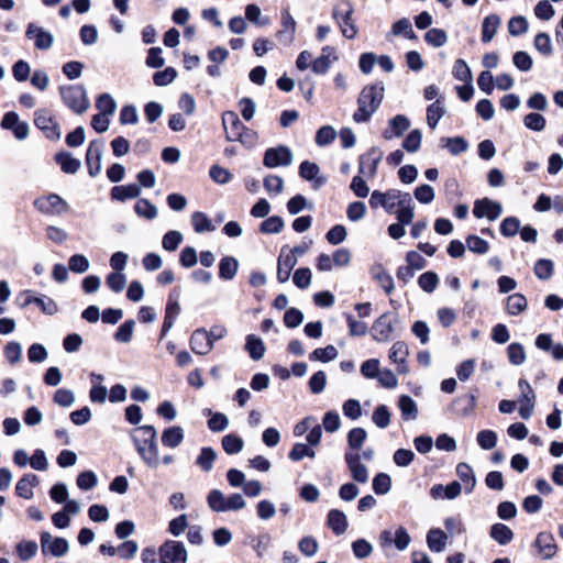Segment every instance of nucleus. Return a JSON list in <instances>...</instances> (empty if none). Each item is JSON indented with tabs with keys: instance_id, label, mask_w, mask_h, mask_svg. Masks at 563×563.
I'll return each mask as SVG.
<instances>
[{
	"instance_id": "obj_1",
	"label": "nucleus",
	"mask_w": 563,
	"mask_h": 563,
	"mask_svg": "<svg viewBox=\"0 0 563 563\" xmlns=\"http://www.w3.org/2000/svg\"><path fill=\"white\" fill-rule=\"evenodd\" d=\"M384 92L385 87L383 82L365 86L357 98V110L353 114L354 122L365 123L369 121L380 107Z\"/></svg>"
},
{
	"instance_id": "obj_2",
	"label": "nucleus",
	"mask_w": 563,
	"mask_h": 563,
	"mask_svg": "<svg viewBox=\"0 0 563 563\" xmlns=\"http://www.w3.org/2000/svg\"><path fill=\"white\" fill-rule=\"evenodd\" d=\"M208 506L216 512L238 511L246 506V501L241 494H231L225 496L220 489H212L207 497Z\"/></svg>"
},
{
	"instance_id": "obj_3",
	"label": "nucleus",
	"mask_w": 563,
	"mask_h": 563,
	"mask_svg": "<svg viewBox=\"0 0 563 563\" xmlns=\"http://www.w3.org/2000/svg\"><path fill=\"white\" fill-rule=\"evenodd\" d=\"M354 8L350 0L339 1L332 12L333 19L339 24L342 35L349 40H352L357 34V29L352 20Z\"/></svg>"
},
{
	"instance_id": "obj_4",
	"label": "nucleus",
	"mask_w": 563,
	"mask_h": 563,
	"mask_svg": "<svg viewBox=\"0 0 563 563\" xmlns=\"http://www.w3.org/2000/svg\"><path fill=\"white\" fill-rule=\"evenodd\" d=\"M60 96L64 103L75 113H85L90 106L86 90L80 86L62 87Z\"/></svg>"
},
{
	"instance_id": "obj_5",
	"label": "nucleus",
	"mask_w": 563,
	"mask_h": 563,
	"mask_svg": "<svg viewBox=\"0 0 563 563\" xmlns=\"http://www.w3.org/2000/svg\"><path fill=\"white\" fill-rule=\"evenodd\" d=\"M187 550L183 542L168 540L159 548V559L162 563H186Z\"/></svg>"
},
{
	"instance_id": "obj_6",
	"label": "nucleus",
	"mask_w": 563,
	"mask_h": 563,
	"mask_svg": "<svg viewBox=\"0 0 563 563\" xmlns=\"http://www.w3.org/2000/svg\"><path fill=\"white\" fill-rule=\"evenodd\" d=\"M35 125L41 129L51 140H58L62 136V129L47 109H40L35 112Z\"/></svg>"
},
{
	"instance_id": "obj_7",
	"label": "nucleus",
	"mask_w": 563,
	"mask_h": 563,
	"mask_svg": "<svg viewBox=\"0 0 563 563\" xmlns=\"http://www.w3.org/2000/svg\"><path fill=\"white\" fill-rule=\"evenodd\" d=\"M41 549L44 555L62 558L68 552L69 543L64 538L53 537L49 532L44 531L41 533Z\"/></svg>"
},
{
	"instance_id": "obj_8",
	"label": "nucleus",
	"mask_w": 563,
	"mask_h": 563,
	"mask_svg": "<svg viewBox=\"0 0 563 563\" xmlns=\"http://www.w3.org/2000/svg\"><path fill=\"white\" fill-rule=\"evenodd\" d=\"M382 158L383 152L377 147H372L366 154L360 156L358 174L367 179L374 178Z\"/></svg>"
},
{
	"instance_id": "obj_9",
	"label": "nucleus",
	"mask_w": 563,
	"mask_h": 563,
	"mask_svg": "<svg viewBox=\"0 0 563 563\" xmlns=\"http://www.w3.org/2000/svg\"><path fill=\"white\" fill-rule=\"evenodd\" d=\"M263 163L268 168L289 166L292 163V153L284 145L271 147L265 151Z\"/></svg>"
},
{
	"instance_id": "obj_10",
	"label": "nucleus",
	"mask_w": 563,
	"mask_h": 563,
	"mask_svg": "<svg viewBox=\"0 0 563 563\" xmlns=\"http://www.w3.org/2000/svg\"><path fill=\"white\" fill-rule=\"evenodd\" d=\"M344 461L353 481L360 484H366L368 482V470L366 465L362 463L358 452L346 451Z\"/></svg>"
},
{
	"instance_id": "obj_11",
	"label": "nucleus",
	"mask_w": 563,
	"mask_h": 563,
	"mask_svg": "<svg viewBox=\"0 0 563 563\" xmlns=\"http://www.w3.org/2000/svg\"><path fill=\"white\" fill-rule=\"evenodd\" d=\"M35 207L38 211L46 214L59 216L68 211V203L56 194L38 198L35 201Z\"/></svg>"
},
{
	"instance_id": "obj_12",
	"label": "nucleus",
	"mask_w": 563,
	"mask_h": 563,
	"mask_svg": "<svg viewBox=\"0 0 563 563\" xmlns=\"http://www.w3.org/2000/svg\"><path fill=\"white\" fill-rule=\"evenodd\" d=\"M501 212V205L488 198H483L474 202L473 214L477 219L486 218L489 221H495L500 217Z\"/></svg>"
},
{
	"instance_id": "obj_13",
	"label": "nucleus",
	"mask_w": 563,
	"mask_h": 563,
	"mask_svg": "<svg viewBox=\"0 0 563 563\" xmlns=\"http://www.w3.org/2000/svg\"><path fill=\"white\" fill-rule=\"evenodd\" d=\"M395 320L389 313L382 314L372 325V336L377 342H387L394 333Z\"/></svg>"
},
{
	"instance_id": "obj_14",
	"label": "nucleus",
	"mask_w": 563,
	"mask_h": 563,
	"mask_svg": "<svg viewBox=\"0 0 563 563\" xmlns=\"http://www.w3.org/2000/svg\"><path fill=\"white\" fill-rule=\"evenodd\" d=\"M102 153L103 141L95 140L90 142L86 154V164L91 177L97 176L101 172Z\"/></svg>"
},
{
	"instance_id": "obj_15",
	"label": "nucleus",
	"mask_w": 563,
	"mask_h": 563,
	"mask_svg": "<svg viewBox=\"0 0 563 563\" xmlns=\"http://www.w3.org/2000/svg\"><path fill=\"white\" fill-rule=\"evenodd\" d=\"M25 36L29 40H33L34 46L37 49H42V51L48 49L53 45V42H54V36L52 33H49L48 31L44 30L43 27H41L34 23H30L27 25Z\"/></svg>"
},
{
	"instance_id": "obj_16",
	"label": "nucleus",
	"mask_w": 563,
	"mask_h": 563,
	"mask_svg": "<svg viewBox=\"0 0 563 563\" xmlns=\"http://www.w3.org/2000/svg\"><path fill=\"white\" fill-rule=\"evenodd\" d=\"M222 125L225 139L230 142H234L236 137L241 136L242 131L246 128L234 111H225L222 114Z\"/></svg>"
},
{
	"instance_id": "obj_17",
	"label": "nucleus",
	"mask_w": 563,
	"mask_h": 563,
	"mask_svg": "<svg viewBox=\"0 0 563 563\" xmlns=\"http://www.w3.org/2000/svg\"><path fill=\"white\" fill-rule=\"evenodd\" d=\"M409 355L408 345L402 341H397L389 350V360L397 365L399 374H407L409 372L407 357Z\"/></svg>"
},
{
	"instance_id": "obj_18",
	"label": "nucleus",
	"mask_w": 563,
	"mask_h": 563,
	"mask_svg": "<svg viewBox=\"0 0 563 563\" xmlns=\"http://www.w3.org/2000/svg\"><path fill=\"white\" fill-rule=\"evenodd\" d=\"M143 432L148 433L151 437L147 446H143V457L150 466L157 467L161 464V459L158 455V445L155 441L156 430L152 426H143Z\"/></svg>"
},
{
	"instance_id": "obj_19",
	"label": "nucleus",
	"mask_w": 563,
	"mask_h": 563,
	"mask_svg": "<svg viewBox=\"0 0 563 563\" xmlns=\"http://www.w3.org/2000/svg\"><path fill=\"white\" fill-rule=\"evenodd\" d=\"M410 128V120L404 114H397L388 121V126L383 131L385 140L400 137Z\"/></svg>"
},
{
	"instance_id": "obj_20",
	"label": "nucleus",
	"mask_w": 563,
	"mask_h": 563,
	"mask_svg": "<svg viewBox=\"0 0 563 563\" xmlns=\"http://www.w3.org/2000/svg\"><path fill=\"white\" fill-rule=\"evenodd\" d=\"M298 260L292 253H286V247H283L277 261V279L279 283H286L292 268L296 266Z\"/></svg>"
},
{
	"instance_id": "obj_21",
	"label": "nucleus",
	"mask_w": 563,
	"mask_h": 563,
	"mask_svg": "<svg viewBox=\"0 0 563 563\" xmlns=\"http://www.w3.org/2000/svg\"><path fill=\"white\" fill-rule=\"evenodd\" d=\"M191 351L198 355H207L212 349L213 344L207 334L205 328L197 329L190 336Z\"/></svg>"
},
{
	"instance_id": "obj_22",
	"label": "nucleus",
	"mask_w": 563,
	"mask_h": 563,
	"mask_svg": "<svg viewBox=\"0 0 563 563\" xmlns=\"http://www.w3.org/2000/svg\"><path fill=\"white\" fill-rule=\"evenodd\" d=\"M536 548L538 549L539 555L543 560L552 559L558 551V547L554 540V537L551 533L541 532L538 534L536 542Z\"/></svg>"
},
{
	"instance_id": "obj_23",
	"label": "nucleus",
	"mask_w": 563,
	"mask_h": 563,
	"mask_svg": "<svg viewBox=\"0 0 563 563\" xmlns=\"http://www.w3.org/2000/svg\"><path fill=\"white\" fill-rule=\"evenodd\" d=\"M320 168L316 163H311L309 161H305L299 166V175L306 180L312 181L313 187L320 188L324 183L325 178L323 176H319Z\"/></svg>"
},
{
	"instance_id": "obj_24",
	"label": "nucleus",
	"mask_w": 563,
	"mask_h": 563,
	"mask_svg": "<svg viewBox=\"0 0 563 563\" xmlns=\"http://www.w3.org/2000/svg\"><path fill=\"white\" fill-rule=\"evenodd\" d=\"M327 525L336 536L345 533L349 526L345 514L339 509H331L328 512Z\"/></svg>"
},
{
	"instance_id": "obj_25",
	"label": "nucleus",
	"mask_w": 563,
	"mask_h": 563,
	"mask_svg": "<svg viewBox=\"0 0 563 563\" xmlns=\"http://www.w3.org/2000/svg\"><path fill=\"white\" fill-rule=\"evenodd\" d=\"M38 484V477L32 473L23 475L15 486L18 496L24 499H32L34 496L33 488Z\"/></svg>"
},
{
	"instance_id": "obj_26",
	"label": "nucleus",
	"mask_w": 563,
	"mask_h": 563,
	"mask_svg": "<svg viewBox=\"0 0 563 563\" xmlns=\"http://www.w3.org/2000/svg\"><path fill=\"white\" fill-rule=\"evenodd\" d=\"M448 543V534L439 528H432L427 533V544L430 551L441 553Z\"/></svg>"
},
{
	"instance_id": "obj_27",
	"label": "nucleus",
	"mask_w": 563,
	"mask_h": 563,
	"mask_svg": "<svg viewBox=\"0 0 563 563\" xmlns=\"http://www.w3.org/2000/svg\"><path fill=\"white\" fill-rule=\"evenodd\" d=\"M184 429L178 426L169 427L162 433V443L170 449L179 446L184 441Z\"/></svg>"
},
{
	"instance_id": "obj_28",
	"label": "nucleus",
	"mask_w": 563,
	"mask_h": 563,
	"mask_svg": "<svg viewBox=\"0 0 563 563\" xmlns=\"http://www.w3.org/2000/svg\"><path fill=\"white\" fill-rule=\"evenodd\" d=\"M396 214L397 221L407 225L410 224L413 217V206H412V198L409 194L406 195V198L402 199L400 202V206L397 208V210L394 212Z\"/></svg>"
},
{
	"instance_id": "obj_29",
	"label": "nucleus",
	"mask_w": 563,
	"mask_h": 563,
	"mask_svg": "<svg viewBox=\"0 0 563 563\" xmlns=\"http://www.w3.org/2000/svg\"><path fill=\"white\" fill-rule=\"evenodd\" d=\"M500 25V18L497 14L486 16L482 24V41L488 43L493 40Z\"/></svg>"
},
{
	"instance_id": "obj_30",
	"label": "nucleus",
	"mask_w": 563,
	"mask_h": 563,
	"mask_svg": "<svg viewBox=\"0 0 563 563\" xmlns=\"http://www.w3.org/2000/svg\"><path fill=\"white\" fill-rule=\"evenodd\" d=\"M238 269V260L232 256H225L219 263V277L224 280H231L235 277Z\"/></svg>"
},
{
	"instance_id": "obj_31",
	"label": "nucleus",
	"mask_w": 563,
	"mask_h": 563,
	"mask_svg": "<svg viewBox=\"0 0 563 563\" xmlns=\"http://www.w3.org/2000/svg\"><path fill=\"white\" fill-rule=\"evenodd\" d=\"M140 194V186L137 184H130L125 186H115L111 189V198L119 201H125L137 197Z\"/></svg>"
},
{
	"instance_id": "obj_32",
	"label": "nucleus",
	"mask_w": 563,
	"mask_h": 563,
	"mask_svg": "<svg viewBox=\"0 0 563 563\" xmlns=\"http://www.w3.org/2000/svg\"><path fill=\"white\" fill-rule=\"evenodd\" d=\"M25 306L30 303H36L44 313L53 316L57 312L58 308L55 301L46 297H33L31 291H26Z\"/></svg>"
},
{
	"instance_id": "obj_33",
	"label": "nucleus",
	"mask_w": 563,
	"mask_h": 563,
	"mask_svg": "<svg viewBox=\"0 0 563 563\" xmlns=\"http://www.w3.org/2000/svg\"><path fill=\"white\" fill-rule=\"evenodd\" d=\"M456 474L463 482L466 493H471L476 485V478L473 468L467 463H459L456 466Z\"/></svg>"
},
{
	"instance_id": "obj_34",
	"label": "nucleus",
	"mask_w": 563,
	"mask_h": 563,
	"mask_svg": "<svg viewBox=\"0 0 563 563\" xmlns=\"http://www.w3.org/2000/svg\"><path fill=\"white\" fill-rule=\"evenodd\" d=\"M245 349L254 361L262 360L266 351L263 341L253 334L246 336Z\"/></svg>"
},
{
	"instance_id": "obj_35",
	"label": "nucleus",
	"mask_w": 563,
	"mask_h": 563,
	"mask_svg": "<svg viewBox=\"0 0 563 563\" xmlns=\"http://www.w3.org/2000/svg\"><path fill=\"white\" fill-rule=\"evenodd\" d=\"M401 416L406 420H416L418 417V407L416 401L408 395H401L398 400Z\"/></svg>"
},
{
	"instance_id": "obj_36",
	"label": "nucleus",
	"mask_w": 563,
	"mask_h": 563,
	"mask_svg": "<svg viewBox=\"0 0 563 563\" xmlns=\"http://www.w3.org/2000/svg\"><path fill=\"white\" fill-rule=\"evenodd\" d=\"M180 313V305L177 300H168L166 306L165 319L162 328V335H165L174 325V321Z\"/></svg>"
},
{
	"instance_id": "obj_37",
	"label": "nucleus",
	"mask_w": 563,
	"mask_h": 563,
	"mask_svg": "<svg viewBox=\"0 0 563 563\" xmlns=\"http://www.w3.org/2000/svg\"><path fill=\"white\" fill-rule=\"evenodd\" d=\"M528 302L523 295L512 294L506 300L507 312L511 316H518L527 309Z\"/></svg>"
},
{
	"instance_id": "obj_38",
	"label": "nucleus",
	"mask_w": 563,
	"mask_h": 563,
	"mask_svg": "<svg viewBox=\"0 0 563 563\" xmlns=\"http://www.w3.org/2000/svg\"><path fill=\"white\" fill-rule=\"evenodd\" d=\"M489 534L501 545L508 544L514 538L512 530L504 523L493 525Z\"/></svg>"
},
{
	"instance_id": "obj_39",
	"label": "nucleus",
	"mask_w": 563,
	"mask_h": 563,
	"mask_svg": "<svg viewBox=\"0 0 563 563\" xmlns=\"http://www.w3.org/2000/svg\"><path fill=\"white\" fill-rule=\"evenodd\" d=\"M445 114V107L440 100L431 103L427 108V124L434 130L440 119Z\"/></svg>"
},
{
	"instance_id": "obj_40",
	"label": "nucleus",
	"mask_w": 563,
	"mask_h": 563,
	"mask_svg": "<svg viewBox=\"0 0 563 563\" xmlns=\"http://www.w3.org/2000/svg\"><path fill=\"white\" fill-rule=\"evenodd\" d=\"M367 439V432L363 428H353L347 433L349 451L356 452L360 450Z\"/></svg>"
},
{
	"instance_id": "obj_41",
	"label": "nucleus",
	"mask_w": 563,
	"mask_h": 563,
	"mask_svg": "<svg viewBox=\"0 0 563 563\" xmlns=\"http://www.w3.org/2000/svg\"><path fill=\"white\" fill-rule=\"evenodd\" d=\"M56 162L62 170L67 174H75L81 166V162L73 157L69 153H59L56 155Z\"/></svg>"
},
{
	"instance_id": "obj_42",
	"label": "nucleus",
	"mask_w": 563,
	"mask_h": 563,
	"mask_svg": "<svg viewBox=\"0 0 563 563\" xmlns=\"http://www.w3.org/2000/svg\"><path fill=\"white\" fill-rule=\"evenodd\" d=\"M217 459V453L212 448H202L200 454L196 460V464L203 471L210 472L213 467V463Z\"/></svg>"
},
{
	"instance_id": "obj_43",
	"label": "nucleus",
	"mask_w": 563,
	"mask_h": 563,
	"mask_svg": "<svg viewBox=\"0 0 563 563\" xmlns=\"http://www.w3.org/2000/svg\"><path fill=\"white\" fill-rule=\"evenodd\" d=\"M191 223L197 233L211 232L216 230L207 214L200 211L192 213Z\"/></svg>"
},
{
	"instance_id": "obj_44",
	"label": "nucleus",
	"mask_w": 563,
	"mask_h": 563,
	"mask_svg": "<svg viewBox=\"0 0 563 563\" xmlns=\"http://www.w3.org/2000/svg\"><path fill=\"white\" fill-rule=\"evenodd\" d=\"M407 194L408 192H402L397 189L387 190L386 196H388L390 198H386V202L384 205V210L389 214H394V212L400 206V202L402 201V199L406 198Z\"/></svg>"
},
{
	"instance_id": "obj_45",
	"label": "nucleus",
	"mask_w": 563,
	"mask_h": 563,
	"mask_svg": "<svg viewBox=\"0 0 563 563\" xmlns=\"http://www.w3.org/2000/svg\"><path fill=\"white\" fill-rule=\"evenodd\" d=\"M207 415L210 416V419L208 420V428L212 432H221L228 428L229 419L224 413L212 412L210 409H208Z\"/></svg>"
},
{
	"instance_id": "obj_46",
	"label": "nucleus",
	"mask_w": 563,
	"mask_h": 563,
	"mask_svg": "<svg viewBox=\"0 0 563 563\" xmlns=\"http://www.w3.org/2000/svg\"><path fill=\"white\" fill-rule=\"evenodd\" d=\"M96 108L99 113L111 117L115 112L117 103L109 93H102L96 101Z\"/></svg>"
},
{
	"instance_id": "obj_47",
	"label": "nucleus",
	"mask_w": 563,
	"mask_h": 563,
	"mask_svg": "<svg viewBox=\"0 0 563 563\" xmlns=\"http://www.w3.org/2000/svg\"><path fill=\"white\" fill-rule=\"evenodd\" d=\"M339 353L334 345H328L323 349H316L310 355L311 361L330 362L338 357Z\"/></svg>"
},
{
	"instance_id": "obj_48",
	"label": "nucleus",
	"mask_w": 563,
	"mask_h": 563,
	"mask_svg": "<svg viewBox=\"0 0 563 563\" xmlns=\"http://www.w3.org/2000/svg\"><path fill=\"white\" fill-rule=\"evenodd\" d=\"M221 444L228 454H236L242 451L244 442L235 434H227L222 438Z\"/></svg>"
},
{
	"instance_id": "obj_49",
	"label": "nucleus",
	"mask_w": 563,
	"mask_h": 563,
	"mask_svg": "<svg viewBox=\"0 0 563 563\" xmlns=\"http://www.w3.org/2000/svg\"><path fill=\"white\" fill-rule=\"evenodd\" d=\"M177 77V70L174 67H166L153 75V81L158 87H165L172 84Z\"/></svg>"
},
{
	"instance_id": "obj_50",
	"label": "nucleus",
	"mask_w": 563,
	"mask_h": 563,
	"mask_svg": "<svg viewBox=\"0 0 563 563\" xmlns=\"http://www.w3.org/2000/svg\"><path fill=\"white\" fill-rule=\"evenodd\" d=\"M426 42L433 47H442L448 41L446 32L442 29H430L424 34Z\"/></svg>"
},
{
	"instance_id": "obj_51",
	"label": "nucleus",
	"mask_w": 563,
	"mask_h": 563,
	"mask_svg": "<svg viewBox=\"0 0 563 563\" xmlns=\"http://www.w3.org/2000/svg\"><path fill=\"white\" fill-rule=\"evenodd\" d=\"M508 360L512 365H521L526 362L525 347L520 343H511L507 347Z\"/></svg>"
},
{
	"instance_id": "obj_52",
	"label": "nucleus",
	"mask_w": 563,
	"mask_h": 563,
	"mask_svg": "<svg viewBox=\"0 0 563 563\" xmlns=\"http://www.w3.org/2000/svg\"><path fill=\"white\" fill-rule=\"evenodd\" d=\"M453 76L455 79L463 81L465 84L473 81V76L470 67L463 59H457L453 66Z\"/></svg>"
},
{
	"instance_id": "obj_53",
	"label": "nucleus",
	"mask_w": 563,
	"mask_h": 563,
	"mask_svg": "<svg viewBox=\"0 0 563 563\" xmlns=\"http://www.w3.org/2000/svg\"><path fill=\"white\" fill-rule=\"evenodd\" d=\"M373 422L380 429H385L390 423V412L385 405H379L375 408L373 416Z\"/></svg>"
},
{
	"instance_id": "obj_54",
	"label": "nucleus",
	"mask_w": 563,
	"mask_h": 563,
	"mask_svg": "<svg viewBox=\"0 0 563 563\" xmlns=\"http://www.w3.org/2000/svg\"><path fill=\"white\" fill-rule=\"evenodd\" d=\"M107 286L114 292H121L126 286V277L122 272H112L107 276Z\"/></svg>"
},
{
	"instance_id": "obj_55",
	"label": "nucleus",
	"mask_w": 563,
	"mask_h": 563,
	"mask_svg": "<svg viewBox=\"0 0 563 563\" xmlns=\"http://www.w3.org/2000/svg\"><path fill=\"white\" fill-rule=\"evenodd\" d=\"M466 246L471 252L481 255L486 254L489 250V244L486 240L473 234L466 238Z\"/></svg>"
},
{
	"instance_id": "obj_56",
	"label": "nucleus",
	"mask_w": 563,
	"mask_h": 563,
	"mask_svg": "<svg viewBox=\"0 0 563 563\" xmlns=\"http://www.w3.org/2000/svg\"><path fill=\"white\" fill-rule=\"evenodd\" d=\"M422 134L421 131L412 130L404 140L402 147L409 153H416L421 146Z\"/></svg>"
},
{
	"instance_id": "obj_57",
	"label": "nucleus",
	"mask_w": 563,
	"mask_h": 563,
	"mask_svg": "<svg viewBox=\"0 0 563 563\" xmlns=\"http://www.w3.org/2000/svg\"><path fill=\"white\" fill-rule=\"evenodd\" d=\"M391 32L394 35H404L405 37L410 40L417 38V35L412 31L410 21L406 18L400 19L396 23H394Z\"/></svg>"
},
{
	"instance_id": "obj_58",
	"label": "nucleus",
	"mask_w": 563,
	"mask_h": 563,
	"mask_svg": "<svg viewBox=\"0 0 563 563\" xmlns=\"http://www.w3.org/2000/svg\"><path fill=\"white\" fill-rule=\"evenodd\" d=\"M245 16L249 21L261 26L269 23V19L267 16H262L261 8L257 4H247L245 8Z\"/></svg>"
},
{
	"instance_id": "obj_59",
	"label": "nucleus",
	"mask_w": 563,
	"mask_h": 563,
	"mask_svg": "<svg viewBox=\"0 0 563 563\" xmlns=\"http://www.w3.org/2000/svg\"><path fill=\"white\" fill-rule=\"evenodd\" d=\"M284 228V221L280 217L274 216L267 218L261 223V232L265 234L279 233Z\"/></svg>"
},
{
	"instance_id": "obj_60",
	"label": "nucleus",
	"mask_w": 563,
	"mask_h": 563,
	"mask_svg": "<svg viewBox=\"0 0 563 563\" xmlns=\"http://www.w3.org/2000/svg\"><path fill=\"white\" fill-rule=\"evenodd\" d=\"M391 479L388 474L379 473L373 479V489L377 495H385L390 490Z\"/></svg>"
},
{
	"instance_id": "obj_61",
	"label": "nucleus",
	"mask_w": 563,
	"mask_h": 563,
	"mask_svg": "<svg viewBox=\"0 0 563 563\" xmlns=\"http://www.w3.org/2000/svg\"><path fill=\"white\" fill-rule=\"evenodd\" d=\"M442 142L445 143V147L453 155L464 153L468 147L467 142L461 136L443 139Z\"/></svg>"
},
{
	"instance_id": "obj_62",
	"label": "nucleus",
	"mask_w": 563,
	"mask_h": 563,
	"mask_svg": "<svg viewBox=\"0 0 563 563\" xmlns=\"http://www.w3.org/2000/svg\"><path fill=\"white\" fill-rule=\"evenodd\" d=\"M520 230V221L516 217L505 218L500 223V232L506 238L515 236Z\"/></svg>"
},
{
	"instance_id": "obj_63",
	"label": "nucleus",
	"mask_w": 563,
	"mask_h": 563,
	"mask_svg": "<svg viewBox=\"0 0 563 563\" xmlns=\"http://www.w3.org/2000/svg\"><path fill=\"white\" fill-rule=\"evenodd\" d=\"M478 445L483 450H492L497 444V435L492 430H483L477 433L476 437Z\"/></svg>"
},
{
	"instance_id": "obj_64",
	"label": "nucleus",
	"mask_w": 563,
	"mask_h": 563,
	"mask_svg": "<svg viewBox=\"0 0 563 563\" xmlns=\"http://www.w3.org/2000/svg\"><path fill=\"white\" fill-rule=\"evenodd\" d=\"M181 242L183 234L179 231H168L163 236L162 245L166 251L174 252Z\"/></svg>"
}]
</instances>
